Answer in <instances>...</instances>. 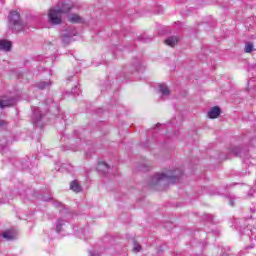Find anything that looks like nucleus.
Returning <instances> with one entry per match:
<instances>
[{
	"label": "nucleus",
	"instance_id": "f03ea898",
	"mask_svg": "<svg viewBox=\"0 0 256 256\" xmlns=\"http://www.w3.org/2000/svg\"><path fill=\"white\" fill-rule=\"evenodd\" d=\"M72 7L66 3H58L56 8H50L48 11V23L50 25H61L63 23V15L69 13Z\"/></svg>",
	"mask_w": 256,
	"mask_h": 256
},
{
	"label": "nucleus",
	"instance_id": "f8f14e48",
	"mask_svg": "<svg viewBox=\"0 0 256 256\" xmlns=\"http://www.w3.org/2000/svg\"><path fill=\"white\" fill-rule=\"evenodd\" d=\"M3 238L6 239V241H13V239H15V232H13L12 230H7L3 233Z\"/></svg>",
	"mask_w": 256,
	"mask_h": 256
},
{
	"label": "nucleus",
	"instance_id": "f257e3e1",
	"mask_svg": "<svg viewBox=\"0 0 256 256\" xmlns=\"http://www.w3.org/2000/svg\"><path fill=\"white\" fill-rule=\"evenodd\" d=\"M181 175H183V171H181L180 169L166 170L162 173H157L152 176L148 182V185L152 189H157L158 191H161V189H165L167 185L179 183Z\"/></svg>",
	"mask_w": 256,
	"mask_h": 256
},
{
	"label": "nucleus",
	"instance_id": "cd10ccee",
	"mask_svg": "<svg viewBox=\"0 0 256 256\" xmlns=\"http://www.w3.org/2000/svg\"><path fill=\"white\" fill-rule=\"evenodd\" d=\"M46 103H53V99L47 100Z\"/></svg>",
	"mask_w": 256,
	"mask_h": 256
},
{
	"label": "nucleus",
	"instance_id": "5701e85b",
	"mask_svg": "<svg viewBox=\"0 0 256 256\" xmlns=\"http://www.w3.org/2000/svg\"><path fill=\"white\" fill-rule=\"evenodd\" d=\"M255 193V189H250V191L248 192V197H253V194Z\"/></svg>",
	"mask_w": 256,
	"mask_h": 256
},
{
	"label": "nucleus",
	"instance_id": "412c9836",
	"mask_svg": "<svg viewBox=\"0 0 256 256\" xmlns=\"http://www.w3.org/2000/svg\"><path fill=\"white\" fill-rule=\"evenodd\" d=\"M4 127H7V121L0 120V129H4Z\"/></svg>",
	"mask_w": 256,
	"mask_h": 256
},
{
	"label": "nucleus",
	"instance_id": "a878e982",
	"mask_svg": "<svg viewBox=\"0 0 256 256\" xmlns=\"http://www.w3.org/2000/svg\"><path fill=\"white\" fill-rule=\"evenodd\" d=\"M140 171H149V169L142 167V168H140Z\"/></svg>",
	"mask_w": 256,
	"mask_h": 256
},
{
	"label": "nucleus",
	"instance_id": "4468645a",
	"mask_svg": "<svg viewBox=\"0 0 256 256\" xmlns=\"http://www.w3.org/2000/svg\"><path fill=\"white\" fill-rule=\"evenodd\" d=\"M36 87L38 89H49V87H51V82L50 81H40L36 84Z\"/></svg>",
	"mask_w": 256,
	"mask_h": 256
},
{
	"label": "nucleus",
	"instance_id": "dca6fc26",
	"mask_svg": "<svg viewBox=\"0 0 256 256\" xmlns=\"http://www.w3.org/2000/svg\"><path fill=\"white\" fill-rule=\"evenodd\" d=\"M253 48H254L253 42H246L244 51L245 53H252Z\"/></svg>",
	"mask_w": 256,
	"mask_h": 256
},
{
	"label": "nucleus",
	"instance_id": "b1692460",
	"mask_svg": "<svg viewBox=\"0 0 256 256\" xmlns=\"http://www.w3.org/2000/svg\"><path fill=\"white\" fill-rule=\"evenodd\" d=\"M142 41H144V43H149V41H151V38L142 37Z\"/></svg>",
	"mask_w": 256,
	"mask_h": 256
},
{
	"label": "nucleus",
	"instance_id": "0eeeda50",
	"mask_svg": "<svg viewBox=\"0 0 256 256\" xmlns=\"http://www.w3.org/2000/svg\"><path fill=\"white\" fill-rule=\"evenodd\" d=\"M221 115V108L219 106H214L208 112L209 119H217Z\"/></svg>",
	"mask_w": 256,
	"mask_h": 256
},
{
	"label": "nucleus",
	"instance_id": "2eb2a0df",
	"mask_svg": "<svg viewBox=\"0 0 256 256\" xmlns=\"http://www.w3.org/2000/svg\"><path fill=\"white\" fill-rule=\"evenodd\" d=\"M159 89H160V93L164 96H167L171 93L169 91V87H167V85H165V84H160Z\"/></svg>",
	"mask_w": 256,
	"mask_h": 256
},
{
	"label": "nucleus",
	"instance_id": "9d476101",
	"mask_svg": "<svg viewBox=\"0 0 256 256\" xmlns=\"http://www.w3.org/2000/svg\"><path fill=\"white\" fill-rule=\"evenodd\" d=\"M70 189L75 193H81V191H83V189L81 188V185L79 184V182H77V180H73L70 183Z\"/></svg>",
	"mask_w": 256,
	"mask_h": 256
},
{
	"label": "nucleus",
	"instance_id": "39448f33",
	"mask_svg": "<svg viewBox=\"0 0 256 256\" xmlns=\"http://www.w3.org/2000/svg\"><path fill=\"white\" fill-rule=\"evenodd\" d=\"M43 118V115L41 114V110L39 108H34L33 110V124L36 127H43V124H41V119Z\"/></svg>",
	"mask_w": 256,
	"mask_h": 256
},
{
	"label": "nucleus",
	"instance_id": "bb28decb",
	"mask_svg": "<svg viewBox=\"0 0 256 256\" xmlns=\"http://www.w3.org/2000/svg\"><path fill=\"white\" fill-rule=\"evenodd\" d=\"M255 247V244H253L252 246H248L246 249H253Z\"/></svg>",
	"mask_w": 256,
	"mask_h": 256
},
{
	"label": "nucleus",
	"instance_id": "6ab92c4d",
	"mask_svg": "<svg viewBox=\"0 0 256 256\" xmlns=\"http://www.w3.org/2000/svg\"><path fill=\"white\" fill-rule=\"evenodd\" d=\"M134 251L136 253H139V251H141V245H139V243L134 242Z\"/></svg>",
	"mask_w": 256,
	"mask_h": 256
},
{
	"label": "nucleus",
	"instance_id": "a211bd4d",
	"mask_svg": "<svg viewBox=\"0 0 256 256\" xmlns=\"http://www.w3.org/2000/svg\"><path fill=\"white\" fill-rule=\"evenodd\" d=\"M9 145V142L7 141V139H1L0 140V149H7V146Z\"/></svg>",
	"mask_w": 256,
	"mask_h": 256
},
{
	"label": "nucleus",
	"instance_id": "20e7f679",
	"mask_svg": "<svg viewBox=\"0 0 256 256\" xmlns=\"http://www.w3.org/2000/svg\"><path fill=\"white\" fill-rule=\"evenodd\" d=\"M77 35V30L75 28H70L62 34V43L64 45H69L73 41V37Z\"/></svg>",
	"mask_w": 256,
	"mask_h": 256
},
{
	"label": "nucleus",
	"instance_id": "aec40b11",
	"mask_svg": "<svg viewBox=\"0 0 256 256\" xmlns=\"http://www.w3.org/2000/svg\"><path fill=\"white\" fill-rule=\"evenodd\" d=\"M232 153L234 154V155H239L240 153H241V148H239V147H235V148H233L232 149Z\"/></svg>",
	"mask_w": 256,
	"mask_h": 256
},
{
	"label": "nucleus",
	"instance_id": "423d86ee",
	"mask_svg": "<svg viewBox=\"0 0 256 256\" xmlns=\"http://www.w3.org/2000/svg\"><path fill=\"white\" fill-rule=\"evenodd\" d=\"M15 105V100L13 98H8L7 96L0 97V109H5V107H13Z\"/></svg>",
	"mask_w": 256,
	"mask_h": 256
},
{
	"label": "nucleus",
	"instance_id": "c756f323",
	"mask_svg": "<svg viewBox=\"0 0 256 256\" xmlns=\"http://www.w3.org/2000/svg\"><path fill=\"white\" fill-rule=\"evenodd\" d=\"M248 85H251V80L248 82Z\"/></svg>",
	"mask_w": 256,
	"mask_h": 256
},
{
	"label": "nucleus",
	"instance_id": "9b49d317",
	"mask_svg": "<svg viewBox=\"0 0 256 256\" xmlns=\"http://www.w3.org/2000/svg\"><path fill=\"white\" fill-rule=\"evenodd\" d=\"M68 21L70 23H83V18L81 16H79L78 14H71L68 17Z\"/></svg>",
	"mask_w": 256,
	"mask_h": 256
},
{
	"label": "nucleus",
	"instance_id": "6e6552de",
	"mask_svg": "<svg viewBox=\"0 0 256 256\" xmlns=\"http://www.w3.org/2000/svg\"><path fill=\"white\" fill-rule=\"evenodd\" d=\"M96 169L97 171L103 173L104 175L109 173V165L105 162H99Z\"/></svg>",
	"mask_w": 256,
	"mask_h": 256
},
{
	"label": "nucleus",
	"instance_id": "4be33fe9",
	"mask_svg": "<svg viewBox=\"0 0 256 256\" xmlns=\"http://www.w3.org/2000/svg\"><path fill=\"white\" fill-rule=\"evenodd\" d=\"M255 193V189H250V191L248 192V197H253V194Z\"/></svg>",
	"mask_w": 256,
	"mask_h": 256
},
{
	"label": "nucleus",
	"instance_id": "393cba45",
	"mask_svg": "<svg viewBox=\"0 0 256 256\" xmlns=\"http://www.w3.org/2000/svg\"><path fill=\"white\" fill-rule=\"evenodd\" d=\"M230 205L231 207H235V202H233V200H230Z\"/></svg>",
	"mask_w": 256,
	"mask_h": 256
},
{
	"label": "nucleus",
	"instance_id": "7ed1b4c3",
	"mask_svg": "<svg viewBox=\"0 0 256 256\" xmlns=\"http://www.w3.org/2000/svg\"><path fill=\"white\" fill-rule=\"evenodd\" d=\"M9 28L12 31H23L25 28V24H23V21H21V17L19 16V12L17 11H11L9 16Z\"/></svg>",
	"mask_w": 256,
	"mask_h": 256
},
{
	"label": "nucleus",
	"instance_id": "f3484780",
	"mask_svg": "<svg viewBox=\"0 0 256 256\" xmlns=\"http://www.w3.org/2000/svg\"><path fill=\"white\" fill-rule=\"evenodd\" d=\"M65 225V221L64 220H58L57 224H56V231L57 233H61L62 231V227Z\"/></svg>",
	"mask_w": 256,
	"mask_h": 256
},
{
	"label": "nucleus",
	"instance_id": "c85d7f7f",
	"mask_svg": "<svg viewBox=\"0 0 256 256\" xmlns=\"http://www.w3.org/2000/svg\"><path fill=\"white\" fill-rule=\"evenodd\" d=\"M91 256H99V254H92Z\"/></svg>",
	"mask_w": 256,
	"mask_h": 256
},
{
	"label": "nucleus",
	"instance_id": "ddd939ff",
	"mask_svg": "<svg viewBox=\"0 0 256 256\" xmlns=\"http://www.w3.org/2000/svg\"><path fill=\"white\" fill-rule=\"evenodd\" d=\"M0 49L2 51H11V43L7 40H0Z\"/></svg>",
	"mask_w": 256,
	"mask_h": 256
},
{
	"label": "nucleus",
	"instance_id": "1a4fd4ad",
	"mask_svg": "<svg viewBox=\"0 0 256 256\" xmlns=\"http://www.w3.org/2000/svg\"><path fill=\"white\" fill-rule=\"evenodd\" d=\"M165 45H168V47H175V45H177L179 43V38H177L176 36H171L169 38H167L164 41Z\"/></svg>",
	"mask_w": 256,
	"mask_h": 256
}]
</instances>
